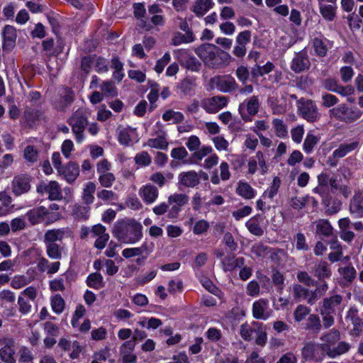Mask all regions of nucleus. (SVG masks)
Masks as SVG:
<instances>
[{
  "mask_svg": "<svg viewBox=\"0 0 363 363\" xmlns=\"http://www.w3.org/2000/svg\"><path fill=\"white\" fill-rule=\"evenodd\" d=\"M195 53L208 67L220 69L232 62L231 55L211 43H204L194 49Z\"/></svg>",
  "mask_w": 363,
  "mask_h": 363,
  "instance_id": "nucleus-1",
  "label": "nucleus"
},
{
  "mask_svg": "<svg viewBox=\"0 0 363 363\" xmlns=\"http://www.w3.org/2000/svg\"><path fill=\"white\" fill-rule=\"evenodd\" d=\"M143 228L142 224L134 218H124L114 224L113 235L123 243L135 244L143 238Z\"/></svg>",
  "mask_w": 363,
  "mask_h": 363,
  "instance_id": "nucleus-2",
  "label": "nucleus"
},
{
  "mask_svg": "<svg viewBox=\"0 0 363 363\" xmlns=\"http://www.w3.org/2000/svg\"><path fill=\"white\" fill-rule=\"evenodd\" d=\"M319 343L322 351L325 356L331 359H335L346 352L350 349V345L346 342H339L340 340V333L336 329H332L327 333H323Z\"/></svg>",
  "mask_w": 363,
  "mask_h": 363,
  "instance_id": "nucleus-3",
  "label": "nucleus"
},
{
  "mask_svg": "<svg viewBox=\"0 0 363 363\" xmlns=\"http://www.w3.org/2000/svg\"><path fill=\"white\" fill-rule=\"evenodd\" d=\"M90 114V110L81 108L75 111L67 120V123L71 126L75 140L78 143H82L84 140V133L88 125Z\"/></svg>",
  "mask_w": 363,
  "mask_h": 363,
  "instance_id": "nucleus-4",
  "label": "nucleus"
},
{
  "mask_svg": "<svg viewBox=\"0 0 363 363\" xmlns=\"http://www.w3.org/2000/svg\"><path fill=\"white\" fill-rule=\"evenodd\" d=\"M26 218L32 225L43 223L49 225L59 220V215L54 212H49L47 208L40 206L33 208L28 211L25 215Z\"/></svg>",
  "mask_w": 363,
  "mask_h": 363,
  "instance_id": "nucleus-5",
  "label": "nucleus"
},
{
  "mask_svg": "<svg viewBox=\"0 0 363 363\" xmlns=\"http://www.w3.org/2000/svg\"><path fill=\"white\" fill-rule=\"evenodd\" d=\"M296 106L298 114L308 122L314 123L320 119V113L313 101L301 98L297 100Z\"/></svg>",
  "mask_w": 363,
  "mask_h": 363,
  "instance_id": "nucleus-6",
  "label": "nucleus"
},
{
  "mask_svg": "<svg viewBox=\"0 0 363 363\" xmlns=\"http://www.w3.org/2000/svg\"><path fill=\"white\" fill-rule=\"evenodd\" d=\"M329 112L333 117L345 123H352L359 119L362 114L358 108H349L344 104L333 108Z\"/></svg>",
  "mask_w": 363,
  "mask_h": 363,
  "instance_id": "nucleus-7",
  "label": "nucleus"
},
{
  "mask_svg": "<svg viewBox=\"0 0 363 363\" xmlns=\"http://www.w3.org/2000/svg\"><path fill=\"white\" fill-rule=\"evenodd\" d=\"M36 191L42 196H48L50 201H60L63 198L61 186L56 181H41L37 185Z\"/></svg>",
  "mask_w": 363,
  "mask_h": 363,
  "instance_id": "nucleus-8",
  "label": "nucleus"
},
{
  "mask_svg": "<svg viewBox=\"0 0 363 363\" xmlns=\"http://www.w3.org/2000/svg\"><path fill=\"white\" fill-rule=\"evenodd\" d=\"M189 197L184 193H174L167 198L169 209L167 217L169 219L178 218L182 208L188 203Z\"/></svg>",
  "mask_w": 363,
  "mask_h": 363,
  "instance_id": "nucleus-9",
  "label": "nucleus"
},
{
  "mask_svg": "<svg viewBox=\"0 0 363 363\" xmlns=\"http://www.w3.org/2000/svg\"><path fill=\"white\" fill-rule=\"evenodd\" d=\"M260 106L259 99L258 96H252L245 99L239 105L238 111L241 118L245 121H250L251 116H255Z\"/></svg>",
  "mask_w": 363,
  "mask_h": 363,
  "instance_id": "nucleus-10",
  "label": "nucleus"
},
{
  "mask_svg": "<svg viewBox=\"0 0 363 363\" xmlns=\"http://www.w3.org/2000/svg\"><path fill=\"white\" fill-rule=\"evenodd\" d=\"M175 58L180 64L191 72H199L201 63L185 49H177L174 51Z\"/></svg>",
  "mask_w": 363,
  "mask_h": 363,
  "instance_id": "nucleus-11",
  "label": "nucleus"
},
{
  "mask_svg": "<svg viewBox=\"0 0 363 363\" xmlns=\"http://www.w3.org/2000/svg\"><path fill=\"white\" fill-rule=\"evenodd\" d=\"M302 359L305 361L322 362L325 354L322 351L320 344L314 342H307L301 350Z\"/></svg>",
  "mask_w": 363,
  "mask_h": 363,
  "instance_id": "nucleus-12",
  "label": "nucleus"
},
{
  "mask_svg": "<svg viewBox=\"0 0 363 363\" xmlns=\"http://www.w3.org/2000/svg\"><path fill=\"white\" fill-rule=\"evenodd\" d=\"M211 82L218 91L223 93H230L238 88L235 78L230 74L216 76Z\"/></svg>",
  "mask_w": 363,
  "mask_h": 363,
  "instance_id": "nucleus-13",
  "label": "nucleus"
},
{
  "mask_svg": "<svg viewBox=\"0 0 363 363\" xmlns=\"http://www.w3.org/2000/svg\"><path fill=\"white\" fill-rule=\"evenodd\" d=\"M252 313L255 319L264 320L269 319L273 311L269 306L268 299L262 298L255 301L252 304Z\"/></svg>",
  "mask_w": 363,
  "mask_h": 363,
  "instance_id": "nucleus-14",
  "label": "nucleus"
},
{
  "mask_svg": "<svg viewBox=\"0 0 363 363\" xmlns=\"http://www.w3.org/2000/svg\"><path fill=\"white\" fill-rule=\"evenodd\" d=\"M258 166L259 167L261 174L264 175L268 172L269 168L266 162L265 156L261 150H258L255 156L250 157L247 164V173L250 175H254L257 170Z\"/></svg>",
  "mask_w": 363,
  "mask_h": 363,
  "instance_id": "nucleus-15",
  "label": "nucleus"
},
{
  "mask_svg": "<svg viewBox=\"0 0 363 363\" xmlns=\"http://www.w3.org/2000/svg\"><path fill=\"white\" fill-rule=\"evenodd\" d=\"M228 97L216 96L203 100L201 103L203 108L209 113H215L227 106Z\"/></svg>",
  "mask_w": 363,
  "mask_h": 363,
  "instance_id": "nucleus-16",
  "label": "nucleus"
},
{
  "mask_svg": "<svg viewBox=\"0 0 363 363\" xmlns=\"http://www.w3.org/2000/svg\"><path fill=\"white\" fill-rule=\"evenodd\" d=\"M343 297L339 294H333L326 297L323 301V305L320 310L321 315L324 313H335L342 308Z\"/></svg>",
  "mask_w": 363,
  "mask_h": 363,
  "instance_id": "nucleus-17",
  "label": "nucleus"
},
{
  "mask_svg": "<svg viewBox=\"0 0 363 363\" xmlns=\"http://www.w3.org/2000/svg\"><path fill=\"white\" fill-rule=\"evenodd\" d=\"M40 116L41 111L40 108L26 106L21 119V123L25 128H32L40 120Z\"/></svg>",
  "mask_w": 363,
  "mask_h": 363,
  "instance_id": "nucleus-18",
  "label": "nucleus"
},
{
  "mask_svg": "<svg viewBox=\"0 0 363 363\" xmlns=\"http://www.w3.org/2000/svg\"><path fill=\"white\" fill-rule=\"evenodd\" d=\"M30 177L27 174H19L12 182V192L16 196L27 193L30 189Z\"/></svg>",
  "mask_w": 363,
  "mask_h": 363,
  "instance_id": "nucleus-19",
  "label": "nucleus"
},
{
  "mask_svg": "<svg viewBox=\"0 0 363 363\" xmlns=\"http://www.w3.org/2000/svg\"><path fill=\"white\" fill-rule=\"evenodd\" d=\"M312 48L315 55L319 57L326 56L328 51L333 47V42L325 38L322 34H319L312 40Z\"/></svg>",
  "mask_w": 363,
  "mask_h": 363,
  "instance_id": "nucleus-20",
  "label": "nucleus"
},
{
  "mask_svg": "<svg viewBox=\"0 0 363 363\" xmlns=\"http://www.w3.org/2000/svg\"><path fill=\"white\" fill-rule=\"evenodd\" d=\"M3 50L6 52L11 51L16 46L17 38L16 29L11 25L4 26L2 30Z\"/></svg>",
  "mask_w": 363,
  "mask_h": 363,
  "instance_id": "nucleus-21",
  "label": "nucleus"
},
{
  "mask_svg": "<svg viewBox=\"0 0 363 363\" xmlns=\"http://www.w3.org/2000/svg\"><path fill=\"white\" fill-rule=\"evenodd\" d=\"M333 194H322V202L327 215H333L339 212L342 207V201Z\"/></svg>",
  "mask_w": 363,
  "mask_h": 363,
  "instance_id": "nucleus-22",
  "label": "nucleus"
},
{
  "mask_svg": "<svg viewBox=\"0 0 363 363\" xmlns=\"http://www.w3.org/2000/svg\"><path fill=\"white\" fill-rule=\"evenodd\" d=\"M138 194L147 205L153 203L159 196L157 188L152 184L142 186L138 191Z\"/></svg>",
  "mask_w": 363,
  "mask_h": 363,
  "instance_id": "nucleus-23",
  "label": "nucleus"
},
{
  "mask_svg": "<svg viewBox=\"0 0 363 363\" xmlns=\"http://www.w3.org/2000/svg\"><path fill=\"white\" fill-rule=\"evenodd\" d=\"M178 179L179 184L186 188H194L200 183V177L194 170L181 172Z\"/></svg>",
  "mask_w": 363,
  "mask_h": 363,
  "instance_id": "nucleus-24",
  "label": "nucleus"
},
{
  "mask_svg": "<svg viewBox=\"0 0 363 363\" xmlns=\"http://www.w3.org/2000/svg\"><path fill=\"white\" fill-rule=\"evenodd\" d=\"M350 212L355 218L363 217V190L355 191L350 202Z\"/></svg>",
  "mask_w": 363,
  "mask_h": 363,
  "instance_id": "nucleus-25",
  "label": "nucleus"
},
{
  "mask_svg": "<svg viewBox=\"0 0 363 363\" xmlns=\"http://www.w3.org/2000/svg\"><path fill=\"white\" fill-rule=\"evenodd\" d=\"M310 60L306 52L297 53L291 63V69L296 73L302 72L309 68Z\"/></svg>",
  "mask_w": 363,
  "mask_h": 363,
  "instance_id": "nucleus-26",
  "label": "nucleus"
},
{
  "mask_svg": "<svg viewBox=\"0 0 363 363\" xmlns=\"http://www.w3.org/2000/svg\"><path fill=\"white\" fill-rule=\"evenodd\" d=\"M69 233L70 230L67 228L48 230L45 233L44 242L57 244V241H62Z\"/></svg>",
  "mask_w": 363,
  "mask_h": 363,
  "instance_id": "nucleus-27",
  "label": "nucleus"
},
{
  "mask_svg": "<svg viewBox=\"0 0 363 363\" xmlns=\"http://www.w3.org/2000/svg\"><path fill=\"white\" fill-rule=\"evenodd\" d=\"M263 220L264 218L260 214H257L250 218L245 223V226L251 234L260 237L264 233V229L262 226Z\"/></svg>",
  "mask_w": 363,
  "mask_h": 363,
  "instance_id": "nucleus-28",
  "label": "nucleus"
},
{
  "mask_svg": "<svg viewBox=\"0 0 363 363\" xmlns=\"http://www.w3.org/2000/svg\"><path fill=\"white\" fill-rule=\"evenodd\" d=\"M118 140L121 145L130 146L138 140V135L135 129L123 128L119 130Z\"/></svg>",
  "mask_w": 363,
  "mask_h": 363,
  "instance_id": "nucleus-29",
  "label": "nucleus"
},
{
  "mask_svg": "<svg viewBox=\"0 0 363 363\" xmlns=\"http://www.w3.org/2000/svg\"><path fill=\"white\" fill-rule=\"evenodd\" d=\"M313 273L319 281L329 279L332 275L330 264L325 260L318 262L313 268Z\"/></svg>",
  "mask_w": 363,
  "mask_h": 363,
  "instance_id": "nucleus-30",
  "label": "nucleus"
},
{
  "mask_svg": "<svg viewBox=\"0 0 363 363\" xmlns=\"http://www.w3.org/2000/svg\"><path fill=\"white\" fill-rule=\"evenodd\" d=\"M59 173L68 183H72L79 174V167L77 163L70 162L65 167H62Z\"/></svg>",
  "mask_w": 363,
  "mask_h": 363,
  "instance_id": "nucleus-31",
  "label": "nucleus"
},
{
  "mask_svg": "<svg viewBox=\"0 0 363 363\" xmlns=\"http://www.w3.org/2000/svg\"><path fill=\"white\" fill-rule=\"evenodd\" d=\"M74 101V92L69 88H64L59 100L54 101V106L58 111H63Z\"/></svg>",
  "mask_w": 363,
  "mask_h": 363,
  "instance_id": "nucleus-32",
  "label": "nucleus"
},
{
  "mask_svg": "<svg viewBox=\"0 0 363 363\" xmlns=\"http://www.w3.org/2000/svg\"><path fill=\"white\" fill-rule=\"evenodd\" d=\"M14 342L9 340L5 345L0 349L1 359L5 363H15Z\"/></svg>",
  "mask_w": 363,
  "mask_h": 363,
  "instance_id": "nucleus-33",
  "label": "nucleus"
},
{
  "mask_svg": "<svg viewBox=\"0 0 363 363\" xmlns=\"http://www.w3.org/2000/svg\"><path fill=\"white\" fill-rule=\"evenodd\" d=\"M223 269L225 272H231L237 267H241L245 264L244 257L235 258V256H226L221 261Z\"/></svg>",
  "mask_w": 363,
  "mask_h": 363,
  "instance_id": "nucleus-34",
  "label": "nucleus"
},
{
  "mask_svg": "<svg viewBox=\"0 0 363 363\" xmlns=\"http://www.w3.org/2000/svg\"><path fill=\"white\" fill-rule=\"evenodd\" d=\"M274 65L269 61H268L264 65H259L257 63H256L251 68V75L252 78L257 79L259 77H263L265 74H269L274 69Z\"/></svg>",
  "mask_w": 363,
  "mask_h": 363,
  "instance_id": "nucleus-35",
  "label": "nucleus"
},
{
  "mask_svg": "<svg viewBox=\"0 0 363 363\" xmlns=\"http://www.w3.org/2000/svg\"><path fill=\"white\" fill-rule=\"evenodd\" d=\"M214 3L213 0H196L191 11L198 17L205 15L213 6Z\"/></svg>",
  "mask_w": 363,
  "mask_h": 363,
  "instance_id": "nucleus-36",
  "label": "nucleus"
},
{
  "mask_svg": "<svg viewBox=\"0 0 363 363\" xmlns=\"http://www.w3.org/2000/svg\"><path fill=\"white\" fill-rule=\"evenodd\" d=\"M236 193L245 199H252L256 195V190L247 182L240 181L236 188Z\"/></svg>",
  "mask_w": 363,
  "mask_h": 363,
  "instance_id": "nucleus-37",
  "label": "nucleus"
},
{
  "mask_svg": "<svg viewBox=\"0 0 363 363\" xmlns=\"http://www.w3.org/2000/svg\"><path fill=\"white\" fill-rule=\"evenodd\" d=\"M255 324H262V323L252 321L251 324L245 323L241 325L240 334L244 340L250 341L254 338V335L257 333Z\"/></svg>",
  "mask_w": 363,
  "mask_h": 363,
  "instance_id": "nucleus-38",
  "label": "nucleus"
},
{
  "mask_svg": "<svg viewBox=\"0 0 363 363\" xmlns=\"http://www.w3.org/2000/svg\"><path fill=\"white\" fill-rule=\"evenodd\" d=\"M315 233L318 235L330 238L333 235V228L328 220L320 219L316 222Z\"/></svg>",
  "mask_w": 363,
  "mask_h": 363,
  "instance_id": "nucleus-39",
  "label": "nucleus"
},
{
  "mask_svg": "<svg viewBox=\"0 0 363 363\" xmlns=\"http://www.w3.org/2000/svg\"><path fill=\"white\" fill-rule=\"evenodd\" d=\"M319 10L323 18L328 21H333L336 16V4H318Z\"/></svg>",
  "mask_w": 363,
  "mask_h": 363,
  "instance_id": "nucleus-40",
  "label": "nucleus"
},
{
  "mask_svg": "<svg viewBox=\"0 0 363 363\" xmlns=\"http://www.w3.org/2000/svg\"><path fill=\"white\" fill-rule=\"evenodd\" d=\"M337 272L344 280L345 284H351L357 276L356 269L351 264L339 267Z\"/></svg>",
  "mask_w": 363,
  "mask_h": 363,
  "instance_id": "nucleus-41",
  "label": "nucleus"
},
{
  "mask_svg": "<svg viewBox=\"0 0 363 363\" xmlns=\"http://www.w3.org/2000/svg\"><path fill=\"white\" fill-rule=\"evenodd\" d=\"M358 146L357 142H352L350 143H342L333 152V156L334 158L340 159L345 157L348 153L355 150Z\"/></svg>",
  "mask_w": 363,
  "mask_h": 363,
  "instance_id": "nucleus-42",
  "label": "nucleus"
},
{
  "mask_svg": "<svg viewBox=\"0 0 363 363\" xmlns=\"http://www.w3.org/2000/svg\"><path fill=\"white\" fill-rule=\"evenodd\" d=\"M322 325L319 316L316 314L309 315L306 320V329L317 335L320 331Z\"/></svg>",
  "mask_w": 363,
  "mask_h": 363,
  "instance_id": "nucleus-43",
  "label": "nucleus"
},
{
  "mask_svg": "<svg viewBox=\"0 0 363 363\" xmlns=\"http://www.w3.org/2000/svg\"><path fill=\"white\" fill-rule=\"evenodd\" d=\"M281 183V179L279 177H274L269 186L262 194V197L272 200L277 194Z\"/></svg>",
  "mask_w": 363,
  "mask_h": 363,
  "instance_id": "nucleus-44",
  "label": "nucleus"
},
{
  "mask_svg": "<svg viewBox=\"0 0 363 363\" xmlns=\"http://www.w3.org/2000/svg\"><path fill=\"white\" fill-rule=\"evenodd\" d=\"M86 282L88 286L97 290L103 288L105 285L102 275L98 272L90 274Z\"/></svg>",
  "mask_w": 363,
  "mask_h": 363,
  "instance_id": "nucleus-45",
  "label": "nucleus"
},
{
  "mask_svg": "<svg viewBox=\"0 0 363 363\" xmlns=\"http://www.w3.org/2000/svg\"><path fill=\"white\" fill-rule=\"evenodd\" d=\"M96 191V184L92 182H87L83 189L82 199L86 205L93 203L94 194Z\"/></svg>",
  "mask_w": 363,
  "mask_h": 363,
  "instance_id": "nucleus-46",
  "label": "nucleus"
},
{
  "mask_svg": "<svg viewBox=\"0 0 363 363\" xmlns=\"http://www.w3.org/2000/svg\"><path fill=\"white\" fill-rule=\"evenodd\" d=\"M111 67L114 69L112 75L113 79L118 82H121L123 79L125 74L123 72V65L118 57H115L111 60Z\"/></svg>",
  "mask_w": 363,
  "mask_h": 363,
  "instance_id": "nucleus-47",
  "label": "nucleus"
},
{
  "mask_svg": "<svg viewBox=\"0 0 363 363\" xmlns=\"http://www.w3.org/2000/svg\"><path fill=\"white\" fill-rule=\"evenodd\" d=\"M96 196L99 199L108 204H114L118 200V195L111 190L101 189L98 191Z\"/></svg>",
  "mask_w": 363,
  "mask_h": 363,
  "instance_id": "nucleus-48",
  "label": "nucleus"
},
{
  "mask_svg": "<svg viewBox=\"0 0 363 363\" xmlns=\"http://www.w3.org/2000/svg\"><path fill=\"white\" fill-rule=\"evenodd\" d=\"M319 137L314 135L313 131L308 132L303 145V150L304 152L308 154L311 153L313 151L314 147L319 142Z\"/></svg>",
  "mask_w": 363,
  "mask_h": 363,
  "instance_id": "nucleus-49",
  "label": "nucleus"
},
{
  "mask_svg": "<svg viewBox=\"0 0 363 363\" xmlns=\"http://www.w3.org/2000/svg\"><path fill=\"white\" fill-rule=\"evenodd\" d=\"M195 37L191 31H187L185 34L177 32L172 38V44L179 45L182 43H189L194 41Z\"/></svg>",
  "mask_w": 363,
  "mask_h": 363,
  "instance_id": "nucleus-50",
  "label": "nucleus"
},
{
  "mask_svg": "<svg viewBox=\"0 0 363 363\" xmlns=\"http://www.w3.org/2000/svg\"><path fill=\"white\" fill-rule=\"evenodd\" d=\"M50 304L52 311L56 314L62 313L65 307V301L60 294H55L51 296Z\"/></svg>",
  "mask_w": 363,
  "mask_h": 363,
  "instance_id": "nucleus-51",
  "label": "nucleus"
},
{
  "mask_svg": "<svg viewBox=\"0 0 363 363\" xmlns=\"http://www.w3.org/2000/svg\"><path fill=\"white\" fill-rule=\"evenodd\" d=\"M272 125L274 130L275 135L278 138H284L287 136V127L282 120L279 118L273 119Z\"/></svg>",
  "mask_w": 363,
  "mask_h": 363,
  "instance_id": "nucleus-52",
  "label": "nucleus"
},
{
  "mask_svg": "<svg viewBox=\"0 0 363 363\" xmlns=\"http://www.w3.org/2000/svg\"><path fill=\"white\" fill-rule=\"evenodd\" d=\"M255 327L257 330V333L255 334V343L261 347H264L267 340V334L266 332V328L264 324H255Z\"/></svg>",
  "mask_w": 363,
  "mask_h": 363,
  "instance_id": "nucleus-53",
  "label": "nucleus"
},
{
  "mask_svg": "<svg viewBox=\"0 0 363 363\" xmlns=\"http://www.w3.org/2000/svg\"><path fill=\"white\" fill-rule=\"evenodd\" d=\"M47 255L52 259L62 258V249L58 244L45 243Z\"/></svg>",
  "mask_w": 363,
  "mask_h": 363,
  "instance_id": "nucleus-54",
  "label": "nucleus"
},
{
  "mask_svg": "<svg viewBox=\"0 0 363 363\" xmlns=\"http://www.w3.org/2000/svg\"><path fill=\"white\" fill-rule=\"evenodd\" d=\"M90 208L89 206L75 204L72 209V215L76 219L86 220L89 217Z\"/></svg>",
  "mask_w": 363,
  "mask_h": 363,
  "instance_id": "nucleus-55",
  "label": "nucleus"
},
{
  "mask_svg": "<svg viewBox=\"0 0 363 363\" xmlns=\"http://www.w3.org/2000/svg\"><path fill=\"white\" fill-rule=\"evenodd\" d=\"M62 43H60L59 48H54V40L52 38L46 39L43 41L42 45L43 50L48 52L49 55H57L62 51Z\"/></svg>",
  "mask_w": 363,
  "mask_h": 363,
  "instance_id": "nucleus-56",
  "label": "nucleus"
},
{
  "mask_svg": "<svg viewBox=\"0 0 363 363\" xmlns=\"http://www.w3.org/2000/svg\"><path fill=\"white\" fill-rule=\"evenodd\" d=\"M147 145L150 147L164 150L167 148L168 142L164 135H159L155 138L149 139Z\"/></svg>",
  "mask_w": 363,
  "mask_h": 363,
  "instance_id": "nucleus-57",
  "label": "nucleus"
},
{
  "mask_svg": "<svg viewBox=\"0 0 363 363\" xmlns=\"http://www.w3.org/2000/svg\"><path fill=\"white\" fill-rule=\"evenodd\" d=\"M159 92H160V85L156 83L153 82L150 85V91L147 94V99L150 103V111H152L155 106H154V104L157 101L159 98Z\"/></svg>",
  "mask_w": 363,
  "mask_h": 363,
  "instance_id": "nucleus-58",
  "label": "nucleus"
},
{
  "mask_svg": "<svg viewBox=\"0 0 363 363\" xmlns=\"http://www.w3.org/2000/svg\"><path fill=\"white\" fill-rule=\"evenodd\" d=\"M162 119L164 121L172 120L174 123H179L184 121V116L181 112L168 110L162 114Z\"/></svg>",
  "mask_w": 363,
  "mask_h": 363,
  "instance_id": "nucleus-59",
  "label": "nucleus"
},
{
  "mask_svg": "<svg viewBox=\"0 0 363 363\" xmlns=\"http://www.w3.org/2000/svg\"><path fill=\"white\" fill-rule=\"evenodd\" d=\"M147 250V245L143 244L140 247L125 248L122 252V255L125 258H130L135 256H140Z\"/></svg>",
  "mask_w": 363,
  "mask_h": 363,
  "instance_id": "nucleus-60",
  "label": "nucleus"
},
{
  "mask_svg": "<svg viewBox=\"0 0 363 363\" xmlns=\"http://www.w3.org/2000/svg\"><path fill=\"white\" fill-rule=\"evenodd\" d=\"M179 89L185 95H190L194 91L195 83L189 78L184 79L178 85Z\"/></svg>",
  "mask_w": 363,
  "mask_h": 363,
  "instance_id": "nucleus-61",
  "label": "nucleus"
},
{
  "mask_svg": "<svg viewBox=\"0 0 363 363\" xmlns=\"http://www.w3.org/2000/svg\"><path fill=\"white\" fill-rule=\"evenodd\" d=\"M100 87L104 96H114L117 94V89L112 82H103Z\"/></svg>",
  "mask_w": 363,
  "mask_h": 363,
  "instance_id": "nucleus-62",
  "label": "nucleus"
},
{
  "mask_svg": "<svg viewBox=\"0 0 363 363\" xmlns=\"http://www.w3.org/2000/svg\"><path fill=\"white\" fill-rule=\"evenodd\" d=\"M19 362L20 363H33L34 356L30 350L23 346L19 350Z\"/></svg>",
  "mask_w": 363,
  "mask_h": 363,
  "instance_id": "nucleus-63",
  "label": "nucleus"
},
{
  "mask_svg": "<svg viewBox=\"0 0 363 363\" xmlns=\"http://www.w3.org/2000/svg\"><path fill=\"white\" fill-rule=\"evenodd\" d=\"M23 155L26 161L30 163H34L38 160V151L34 146L28 145L24 150Z\"/></svg>",
  "mask_w": 363,
  "mask_h": 363,
  "instance_id": "nucleus-64",
  "label": "nucleus"
}]
</instances>
